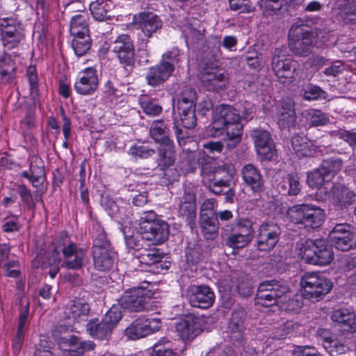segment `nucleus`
<instances>
[{"label":"nucleus","mask_w":356,"mask_h":356,"mask_svg":"<svg viewBox=\"0 0 356 356\" xmlns=\"http://www.w3.org/2000/svg\"><path fill=\"white\" fill-rule=\"evenodd\" d=\"M179 214L184 217L192 228L196 217L195 196L193 191H185L181 200Z\"/></svg>","instance_id":"nucleus-29"},{"label":"nucleus","mask_w":356,"mask_h":356,"mask_svg":"<svg viewBox=\"0 0 356 356\" xmlns=\"http://www.w3.org/2000/svg\"><path fill=\"white\" fill-rule=\"evenodd\" d=\"M241 177L244 184L254 193H261L264 190V181L260 171L252 164L245 165L241 170Z\"/></svg>","instance_id":"nucleus-25"},{"label":"nucleus","mask_w":356,"mask_h":356,"mask_svg":"<svg viewBox=\"0 0 356 356\" xmlns=\"http://www.w3.org/2000/svg\"><path fill=\"white\" fill-rule=\"evenodd\" d=\"M201 80L209 90L224 89L228 84V74L221 70H206L202 73Z\"/></svg>","instance_id":"nucleus-23"},{"label":"nucleus","mask_w":356,"mask_h":356,"mask_svg":"<svg viewBox=\"0 0 356 356\" xmlns=\"http://www.w3.org/2000/svg\"><path fill=\"white\" fill-rule=\"evenodd\" d=\"M289 47L296 54L305 56L312 44V35L304 26L293 25L289 33Z\"/></svg>","instance_id":"nucleus-10"},{"label":"nucleus","mask_w":356,"mask_h":356,"mask_svg":"<svg viewBox=\"0 0 356 356\" xmlns=\"http://www.w3.org/2000/svg\"><path fill=\"white\" fill-rule=\"evenodd\" d=\"M58 343L60 349L67 351L70 356H81L85 351L93 350L95 347L92 341H80L74 336L60 337Z\"/></svg>","instance_id":"nucleus-21"},{"label":"nucleus","mask_w":356,"mask_h":356,"mask_svg":"<svg viewBox=\"0 0 356 356\" xmlns=\"http://www.w3.org/2000/svg\"><path fill=\"white\" fill-rule=\"evenodd\" d=\"M250 136L253 140L257 154L262 160H270L276 154V149L270 134L264 129H254Z\"/></svg>","instance_id":"nucleus-12"},{"label":"nucleus","mask_w":356,"mask_h":356,"mask_svg":"<svg viewBox=\"0 0 356 356\" xmlns=\"http://www.w3.org/2000/svg\"><path fill=\"white\" fill-rule=\"evenodd\" d=\"M202 172L205 175L214 174V179L216 180L213 184V188H212V191L216 194H220L222 191L221 189H218L215 188H218L220 186H227V181L222 179H218V176L220 174L221 169L220 168H216L214 166L213 162L212 163H207L202 165Z\"/></svg>","instance_id":"nucleus-41"},{"label":"nucleus","mask_w":356,"mask_h":356,"mask_svg":"<svg viewBox=\"0 0 356 356\" xmlns=\"http://www.w3.org/2000/svg\"><path fill=\"white\" fill-rule=\"evenodd\" d=\"M327 178V176L319 167L308 173L307 184L312 188H318L323 184Z\"/></svg>","instance_id":"nucleus-44"},{"label":"nucleus","mask_w":356,"mask_h":356,"mask_svg":"<svg viewBox=\"0 0 356 356\" xmlns=\"http://www.w3.org/2000/svg\"><path fill=\"white\" fill-rule=\"evenodd\" d=\"M229 3L231 10L239 13H250L254 10L250 0H229Z\"/></svg>","instance_id":"nucleus-52"},{"label":"nucleus","mask_w":356,"mask_h":356,"mask_svg":"<svg viewBox=\"0 0 356 356\" xmlns=\"http://www.w3.org/2000/svg\"><path fill=\"white\" fill-rule=\"evenodd\" d=\"M355 194L346 186L335 184L328 195L330 201L338 209H343L351 205L355 201Z\"/></svg>","instance_id":"nucleus-22"},{"label":"nucleus","mask_w":356,"mask_h":356,"mask_svg":"<svg viewBox=\"0 0 356 356\" xmlns=\"http://www.w3.org/2000/svg\"><path fill=\"white\" fill-rule=\"evenodd\" d=\"M298 245L302 259L309 264L327 266L334 259L332 247L323 239H307Z\"/></svg>","instance_id":"nucleus-4"},{"label":"nucleus","mask_w":356,"mask_h":356,"mask_svg":"<svg viewBox=\"0 0 356 356\" xmlns=\"http://www.w3.org/2000/svg\"><path fill=\"white\" fill-rule=\"evenodd\" d=\"M154 321L147 318H139L135 320L125 330L126 337L131 340H137L152 334L154 331L152 323Z\"/></svg>","instance_id":"nucleus-26"},{"label":"nucleus","mask_w":356,"mask_h":356,"mask_svg":"<svg viewBox=\"0 0 356 356\" xmlns=\"http://www.w3.org/2000/svg\"><path fill=\"white\" fill-rule=\"evenodd\" d=\"M154 153V151L153 149L149 148L144 144L134 145L130 147L129 150V154L134 158L146 159L152 156Z\"/></svg>","instance_id":"nucleus-50"},{"label":"nucleus","mask_w":356,"mask_h":356,"mask_svg":"<svg viewBox=\"0 0 356 356\" xmlns=\"http://www.w3.org/2000/svg\"><path fill=\"white\" fill-rule=\"evenodd\" d=\"M1 40L8 49L15 47L23 38L19 24L12 18H0Z\"/></svg>","instance_id":"nucleus-13"},{"label":"nucleus","mask_w":356,"mask_h":356,"mask_svg":"<svg viewBox=\"0 0 356 356\" xmlns=\"http://www.w3.org/2000/svg\"><path fill=\"white\" fill-rule=\"evenodd\" d=\"M293 150L299 156H309L314 152L312 141L302 135H296L291 139Z\"/></svg>","instance_id":"nucleus-36"},{"label":"nucleus","mask_w":356,"mask_h":356,"mask_svg":"<svg viewBox=\"0 0 356 356\" xmlns=\"http://www.w3.org/2000/svg\"><path fill=\"white\" fill-rule=\"evenodd\" d=\"M133 25L140 29L145 35L150 37L156 31V14L152 11H144L136 15Z\"/></svg>","instance_id":"nucleus-28"},{"label":"nucleus","mask_w":356,"mask_h":356,"mask_svg":"<svg viewBox=\"0 0 356 356\" xmlns=\"http://www.w3.org/2000/svg\"><path fill=\"white\" fill-rule=\"evenodd\" d=\"M345 70V67L342 61L335 60L330 65L325 68L323 74L327 76H336L341 74Z\"/></svg>","instance_id":"nucleus-60"},{"label":"nucleus","mask_w":356,"mask_h":356,"mask_svg":"<svg viewBox=\"0 0 356 356\" xmlns=\"http://www.w3.org/2000/svg\"><path fill=\"white\" fill-rule=\"evenodd\" d=\"M20 228L19 218L15 215L8 216L3 220L2 229L5 232L19 231Z\"/></svg>","instance_id":"nucleus-55"},{"label":"nucleus","mask_w":356,"mask_h":356,"mask_svg":"<svg viewBox=\"0 0 356 356\" xmlns=\"http://www.w3.org/2000/svg\"><path fill=\"white\" fill-rule=\"evenodd\" d=\"M60 263V259L57 250H55L53 253L52 258L48 259V264L50 266L49 275L51 278H54L58 273V264Z\"/></svg>","instance_id":"nucleus-62"},{"label":"nucleus","mask_w":356,"mask_h":356,"mask_svg":"<svg viewBox=\"0 0 356 356\" xmlns=\"http://www.w3.org/2000/svg\"><path fill=\"white\" fill-rule=\"evenodd\" d=\"M92 235L94 266L100 271L109 270L114 266L116 254L111 247L105 232L100 225H95Z\"/></svg>","instance_id":"nucleus-3"},{"label":"nucleus","mask_w":356,"mask_h":356,"mask_svg":"<svg viewBox=\"0 0 356 356\" xmlns=\"http://www.w3.org/2000/svg\"><path fill=\"white\" fill-rule=\"evenodd\" d=\"M296 119L293 105L290 102L283 104L277 113V121L279 127L281 129H289L294 127Z\"/></svg>","instance_id":"nucleus-32"},{"label":"nucleus","mask_w":356,"mask_h":356,"mask_svg":"<svg viewBox=\"0 0 356 356\" xmlns=\"http://www.w3.org/2000/svg\"><path fill=\"white\" fill-rule=\"evenodd\" d=\"M114 7L112 0H96L90 5V10L94 19L104 21L109 17L108 13Z\"/></svg>","instance_id":"nucleus-33"},{"label":"nucleus","mask_w":356,"mask_h":356,"mask_svg":"<svg viewBox=\"0 0 356 356\" xmlns=\"http://www.w3.org/2000/svg\"><path fill=\"white\" fill-rule=\"evenodd\" d=\"M200 218L202 234L207 239L215 238L218 229L217 220L207 213H201Z\"/></svg>","instance_id":"nucleus-38"},{"label":"nucleus","mask_w":356,"mask_h":356,"mask_svg":"<svg viewBox=\"0 0 356 356\" xmlns=\"http://www.w3.org/2000/svg\"><path fill=\"white\" fill-rule=\"evenodd\" d=\"M180 121L186 129H192L196 124V117L195 111L192 112H184L183 113H179Z\"/></svg>","instance_id":"nucleus-61"},{"label":"nucleus","mask_w":356,"mask_h":356,"mask_svg":"<svg viewBox=\"0 0 356 356\" xmlns=\"http://www.w3.org/2000/svg\"><path fill=\"white\" fill-rule=\"evenodd\" d=\"M57 253L60 250L63 251L65 261L64 265L70 269L81 268L86 257V252L82 249L76 248L74 243L70 241L67 236L63 239L62 244L56 248Z\"/></svg>","instance_id":"nucleus-14"},{"label":"nucleus","mask_w":356,"mask_h":356,"mask_svg":"<svg viewBox=\"0 0 356 356\" xmlns=\"http://www.w3.org/2000/svg\"><path fill=\"white\" fill-rule=\"evenodd\" d=\"M27 76L30 85V94L33 99H35L39 95L38 88V75L35 67L29 66L27 68Z\"/></svg>","instance_id":"nucleus-51"},{"label":"nucleus","mask_w":356,"mask_h":356,"mask_svg":"<svg viewBox=\"0 0 356 356\" xmlns=\"http://www.w3.org/2000/svg\"><path fill=\"white\" fill-rule=\"evenodd\" d=\"M44 172L43 168L31 165L30 172L24 171L22 176L28 179L33 184V186H36L38 184H40L42 182Z\"/></svg>","instance_id":"nucleus-46"},{"label":"nucleus","mask_w":356,"mask_h":356,"mask_svg":"<svg viewBox=\"0 0 356 356\" xmlns=\"http://www.w3.org/2000/svg\"><path fill=\"white\" fill-rule=\"evenodd\" d=\"M15 69V63L11 57L4 54L0 58V74L2 76L10 75L14 72Z\"/></svg>","instance_id":"nucleus-54"},{"label":"nucleus","mask_w":356,"mask_h":356,"mask_svg":"<svg viewBox=\"0 0 356 356\" xmlns=\"http://www.w3.org/2000/svg\"><path fill=\"white\" fill-rule=\"evenodd\" d=\"M331 318L336 326L343 331L356 332V314L348 309L341 308L332 312Z\"/></svg>","instance_id":"nucleus-24"},{"label":"nucleus","mask_w":356,"mask_h":356,"mask_svg":"<svg viewBox=\"0 0 356 356\" xmlns=\"http://www.w3.org/2000/svg\"><path fill=\"white\" fill-rule=\"evenodd\" d=\"M181 161V168L186 173L193 172L197 167V160L195 152H187Z\"/></svg>","instance_id":"nucleus-49"},{"label":"nucleus","mask_w":356,"mask_h":356,"mask_svg":"<svg viewBox=\"0 0 356 356\" xmlns=\"http://www.w3.org/2000/svg\"><path fill=\"white\" fill-rule=\"evenodd\" d=\"M277 189L282 195H296L300 191L299 178L293 175H277Z\"/></svg>","instance_id":"nucleus-27"},{"label":"nucleus","mask_w":356,"mask_h":356,"mask_svg":"<svg viewBox=\"0 0 356 356\" xmlns=\"http://www.w3.org/2000/svg\"><path fill=\"white\" fill-rule=\"evenodd\" d=\"M169 236V226L164 220L157 219V245L164 243Z\"/></svg>","instance_id":"nucleus-58"},{"label":"nucleus","mask_w":356,"mask_h":356,"mask_svg":"<svg viewBox=\"0 0 356 356\" xmlns=\"http://www.w3.org/2000/svg\"><path fill=\"white\" fill-rule=\"evenodd\" d=\"M354 234L346 223L338 224L330 233V238L334 247L341 251H347L356 245Z\"/></svg>","instance_id":"nucleus-16"},{"label":"nucleus","mask_w":356,"mask_h":356,"mask_svg":"<svg viewBox=\"0 0 356 356\" xmlns=\"http://www.w3.org/2000/svg\"><path fill=\"white\" fill-rule=\"evenodd\" d=\"M196 99L195 91L193 89H186L183 91L177 104V108L179 113L184 112L195 111V101Z\"/></svg>","instance_id":"nucleus-37"},{"label":"nucleus","mask_w":356,"mask_h":356,"mask_svg":"<svg viewBox=\"0 0 356 356\" xmlns=\"http://www.w3.org/2000/svg\"><path fill=\"white\" fill-rule=\"evenodd\" d=\"M286 216L293 224L300 225L305 228L316 229L323 223L325 213L319 207L302 204L290 207Z\"/></svg>","instance_id":"nucleus-5"},{"label":"nucleus","mask_w":356,"mask_h":356,"mask_svg":"<svg viewBox=\"0 0 356 356\" xmlns=\"http://www.w3.org/2000/svg\"><path fill=\"white\" fill-rule=\"evenodd\" d=\"M187 296L191 305L200 308H209L215 299L211 289L205 285H191L187 290Z\"/></svg>","instance_id":"nucleus-17"},{"label":"nucleus","mask_w":356,"mask_h":356,"mask_svg":"<svg viewBox=\"0 0 356 356\" xmlns=\"http://www.w3.org/2000/svg\"><path fill=\"white\" fill-rule=\"evenodd\" d=\"M303 114L308 124L314 127L325 125L329 120L326 114L319 110L307 109Z\"/></svg>","instance_id":"nucleus-42"},{"label":"nucleus","mask_w":356,"mask_h":356,"mask_svg":"<svg viewBox=\"0 0 356 356\" xmlns=\"http://www.w3.org/2000/svg\"><path fill=\"white\" fill-rule=\"evenodd\" d=\"M298 327L292 321H286L280 324L273 330V338L277 339H284L291 334L293 331Z\"/></svg>","instance_id":"nucleus-47"},{"label":"nucleus","mask_w":356,"mask_h":356,"mask_svg":"<svg viewBox=\"0 0 356 356\" xmlns=\"http://www.w3.org/2000/svg\"><path fill=\"white\" fill-rule=\"evenodd\" d=\"M154 283L143 282L140 286L127 291L120 300L122 308L129 312H141L154 307Z\"/></svg>","instance_id":"nucleus-2"},{"label":"nucleus","mask_w":356,"mask_h":356,"mask_svg":"<svg viewBox=\"0 0 356 356\" xmlns=\"http://www.w3.org/2000/svg\"><path fill=\"white\" fill-rule=\"evenodd\" d=\"M226 245L232 248H243L253 239L254 229L250 221L240 220L238 222L227 225L222 231Z\"/></svg>","instance_id":"nucleus-7"},{"label":"nucleus","mask_w":356,"mask_h":356,"mask_svg":"<svg viewBox=\"0 0 356 356\" xmlns=\"http://www.w3.org/2000/svg\"><path fill=\"white\" fill-rule=\"evenodd\" d=\"M88 305L82 299H76L71 300L65 306V315L68 319L69 322L67 323L60 324L57 328L56 332H63L68 330H73L71 321L73 323H79L85 321L89 313Z\"/></svg>","instance_id":"nucleus-8"},{"label":"nucleus","mask_w":356,"mask_h":356,"mask_svg":"<svg viewBox=\"0 0 356 356\" xmlns=\"http://www.w3.org/2000/svg\"><path fill=\"white\" fill-rule=\"evenodd\" d=\"M177 54L168 52L163 56L162 60L157 67V82L165 81L171 75L174 70V62L176 60Z\"/></svg>","instance_id":"nucleus-34"},{"label":"nucleus","mask_w":356,"mask_h":356,"mask_svg":"<svg viewBox=\"0 0 356 356\" xmlns=\"http://www.w3.org/2000/svg\"><path fill=\"white\" fill-rule=\"evenodd\" d=\"M113 52L121 63L130 65L134 61V49L131 38L127 34L119 35L113 44Z\"/></svg>","instance_id":"nucleus-19"},{"label":"nucleus","mask_w":356,"mask_h":356,"mask_svg":"<svg viewBox=\"0 0 356 356\" xmlns=\"http://www.w3.org/2000/svg\"><path fill=\"white\" fill-rule=\"evenodd\" d=\"M99 86V79L95 67H86L79 72L74 84L75 91L81 95L95 94Z\"/></svg>","instance_id":"nucleus-11"},{"label":"nucleus","mask_w":356,"mask_h":356,"mask_svg":"<svg viewBox=\"0 0 356 356\" xmlns=\"http://www.w3.org/2000/svg\"><path fill=\"white\" fill-rule=\"evenodd\" d=\"M302 296L311 301H319L332 289L331 280L319 272H309L300 282Z\"/></svg>","instance_id":"nucleus-6"},{"label":"nucleus","mask_w":356,"mask_h":356,"mask_svg":"<svg viewBox=\"0 0 356 356\" xmlns=\"http://www.w3.org/2000/svg\"><path fill=\"white\" fill-rule=\"evenodd\" d=\"M293 356H321L318 351L309 346L298 347L293 351Z\"/></svg>","instance_id":"nucleus-64"},{"label":"nucleus","mask_w":356,"mask_h":356,"mask_svg":"<svg viewBox=\"0 0 356 356\" xmlns=\"http://www.w3.org/2000/svg\"><path fill=\"white\" fill-rule=\"evenodd\" d=\"M170 120H157V138L163 140L165 138H172L170 129Z\"/></svg>","instance_id":"nucleus-57"},{"label":"nucleus","mask_w":356,"mask_h":356,"mask_svg":"<svg viewBox=\"0 0 356 356\" xmlns=\"http://www.w3.org/2000/svg\"><path fill=\"white\" fill-rule=\"evenodd\" d=\"M122 317V314L118 306H113L104 315L103 320L104 323L113 328L117 325Z\"/></svg>","instance_id":"nucleus-53"},{"label":"nucleus","mask_w":356,"mask_h":356,"mask_svg":"<svg viewBox=\"0 0 356 356\" xmlns=\"http://www.w3.org/2000/svg\"><path fill=\"white\" fill-rule=\"evenodd\" d=\"M82 32H79L75 25L72 26V35L74 39L72 42V47L77 56L84 55L90 48V39L88 31L83 26Z\"/></svg>","instance_id":"nucleus-30"},{"label":"nucleus","mask_w":356,"mask_h":356,"mask_svg":"<svg viewBox=\"0 0 356 356\" xmlns=\"http://www.w3.org/2000/svg\"><path fill=\"white\" fill-rule=\"evenodd\" d=\"M239 113L232 106H217L213 113L212 129L216 136H226V139L233 142L235 147L241 141L243 126Z\"/></svg>","instance_id":"nucleus-1"},{"label":"nucleus","mask_w":356,"mask_h":356,"mask_svg":"<svg viewBox=\"0 0 356 356\" xmlns=\"http://www.w3.org/2000/svg\"><path fill=\"white\" fill-rule=\"evenodd\" d=\"M176 332L184 341H191L201 332L200 321L192 315L186 316L176 323Z\"/></svg>","instance_id":"nucleus-18"},{"label":"nucleus","mask_w":356,"mask_h":356,"mask_svg":"<svg viewBox=\"0 0 356 356\" xmlns=\"http://www.w3.org/2000/svg\"><path fill=\"white\" fill-rule=\"evenodd\" d=\"M175 148L172 138H157V165L163 169L173 165L176 159Z\"/></svg>","instance_id":"nucleus-20"},{"label":"nucleus","mask_w":356,"mask_h":356,"mask_svg":"<svg viewBox=\"0 0 356 356\" xmlns=\"http://www.w3.org/2000/svg\"><path fill=\"white\" fill-rule=\"evenodd\" d=\"M281 229L273 222H264L257 230V245L261 251H270L275 248L280 239Z\"/></svg>","instance_id":"nucleus-9"},{"label":"nucleus","mask_w":356,"mask_h":356,"mask_svg":"<svg viewBox=\"0 0 356 356\" xmlns=\"http://www.w3.org/2000/svg\"><path fill=\"white\" fill-rule=\"evenodd\" d=\"M302 97L304 99L308 101L321 98L325 99L326 97V92L318 86L308 85L303 89Z\"/></svg>","instance_id":"nucleus-48"},{"label":"nucleus","mask_w":356,"mask_h":356,"mask_svg":"<svg viewBox=\"0 0 356 356\" xmlns=\"http://www.w3.org/2000/svg\"><path fill=\"white\" fill-rule=\"evenodd\" d=\"M278 50H275L272 58V68L281 82L290 83L294 79L296 63L290 58L280 56Z\"/></svg>","instance_id":"nucleus-15"},{"label":"nucleus","mask_w":356,"mask_h":356,"mask_svg":"<svg viewBox=\"0 0 356 356\" xmlns=\"http://www.w3.org/2000/svg\"><path fill=\"white\" fill-rule=\"evenodd\" d=\"M139 232L142 238L147 241H154L156 238V213L149 211L141 217Z\"/></svg>","instance_id":"nucleus-31"},{"label":"nucleus","mask_w":356,"mask_h":356,"mask_svg":"<svg viewBox=\"0 0 356 356\" xmlns=\"http://www.w3.org/2000/svg\"><path fill=\"white\" fill-rule=\"evenodd\" d=\"M332 356H338L346 353L348 347L335 337L330 342H326L324 348Z\"/></svg>","instance_id":"nucleus-45"},{"label":"nucleus","mask_w":356,"mask_h":356,"mask_svg":"<svg viewBox=\"0 0 356 356\" xmlns=\"http://www.w3.org/2000/svg\"><path fill=\"white\" fill-rule=\"evenodd\" d=\"M88 15L85 13H79L72 17L70 24V33H72V28L73 25H75L79 29V32H82V27L83 26L88 31Z\"/></svg>","instance_id":"nucleus-59"},{"label":"nucleus","mask_w":356,"mask_h":356,"mask_svg":"<svg viewBox=\"0 0 356 356\" xmlns=\"http://www.w3.org/2000/svg\"><path fill=\"white\" fill-rule=\"evenodd\" d=\"M342 167V162L340 159H328L324 160L320 168L323 171L325 175L328 178L330 176L333 177L339 171L341 170Z\"/></svg>","instance_id":"nucleus-43"},{"label":"nucleus","mask_w":356,"mask_h":356,"mask_svg":"<svg viewBox=\"0 0 356 356\" xmlns=\"http://www.w3.org/2000/svg\"><path fill=\"white\" fill-rule=\"evenodd\" d=\"M170 341L163 337L157 342V356H176Z\"/></svg>","instance_id":"nucleus-56"},{"label":"nucleus","mask_w":356,"mask_h":356,"mask_svg":"<svg viewBox=\"0 0 356 356\" xmlns=\"http://www.w3.org/2000/svg\"><path fill=\"white\" fill-rule=\"evenodd\" d=\"M270 286V284L266 281L260 284L255 298L256 305L268 307L277 303Z\"/></svg>","instance_id":"nucleus-35"},{"label":"nucleus","mask_w":356,"mask_h":356,"mask_svg":"<svg viewBox=\"0 0 356 356\" xmlns=\"http://www.w3.org/2000/svg\"><path fill=\"white\" fill-rule=\"evenodd\" d=\"M266 282L270 284V288L277 302H286L289 300L290 305L294 302L293 300L290 299L291 291L286 284L277 280H267Z\"/></svg>","instance_id":"nucleus-40"},{"label":"nucleus","mask_w":356,"mask_h":356,"mask_svg":"<svg viewBox=\"0 0 356 356\" xmlns=\"http://www.w3.org/2000/svg\"><path fill=\"white\" fill-rule=\"evenodd\" d=\"M258 6L264 15H271L274 14L278 8H275V4L267 1L266 0H259Z\"/></svg>","instance_id":"nucleus-63"},{"label":"nucleus","mask_w":356,"mask_h":356,"mask_svg":"<svg viewBox=\"0 0 356 356\" xmlns=\"http://www.w3.org/2000/svg\"><path fill=\"white\" fill-rule=\"evenodd\" d=\"M111 326L104 323L103 319L101 322L98 319H94L87 324V332L91 337L96 339H106L111 334Z\"/></svg>","instance_id":"nucleus-39"}]
</instances>
